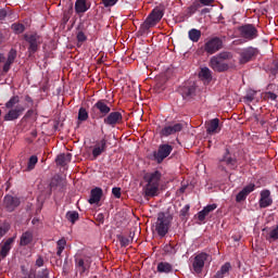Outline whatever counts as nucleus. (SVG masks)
<instances>
[{
  "instance_id": "1",
  "label": "nucleus",
  "mask_w": 278,
  "mask_h": 278,
  "mask_svg": "<svg viewBox=\"0 0 278 278\" xmlns=\"http://www.w3.org/2000/svg\"><path fill=\"white\" fill-rule=\"evenodd\" d=\"M143 180L146 181V186L143 187L144 197H157L162 173L160 170L147 173L143 176Z\"/></svg>"
},
{
  "instance_id": "2",
  "label": "nucleus",
  "mask_w": 278,
  "mask_h": 278,
  "mask_svg": "<svg viewBox=\"0 0 278 278\" xmlns=\"http://www.w3.org/2000/svg\"><path fill=\"white\" fill-rule=\"evenodd\" d=\"M232 58L233 54H231V52H219L218 54L211 58L208 66L215 73H227V71L230 68L229 63H227V60H232Z\"/></svg>"
},
{
  "instance_id": "3",
  "label": "nucleus",
  "mask_w": 278,
  "mask_h": 278,
  "mask_svg": "<svg viewBox=\"0 0 278 278\" xmlns=\"http://www.w3.org/2000/svg\"><path fill=\"white\" fill-rule=\"evenodd\" d=\"M173 223V215L161 212L157 214V218L154 225V229L160 236V238H164L166 233H168V229H170V225Z\"/></svg>"
},
{
  "instance_id": "4",
  "label": "nucleus",
  "mask_w": 278,
  "mask_h": 278,
  "mask_svg": "<svg viewBox=\"0 0 278 278\" xmlns=\"http://www.w3.org/2000/svg\"><path fill=\"white\" fill-rule=\"evenodd\" d=\"M164 17V10L161 8H155L152 10L147 20L140 25L139 31L140 34H147L151 27H155L157 23L162 21Z\"/></svg>"
},
{
  "instance_id": "5",
  "label": "nucleus",
  "mask_w": 278,
  "mask_h": 278,
  "mask_svg": "<svg viewBox=\"0 0 278 278\" xmlns=\"http://www.w3.org/2000/svg\"><path fill=\"white\" fill-rule=\"evenodd\" d=\"M112 112V106L108 100H98L90 110L91 118H105Z\"/></svg>"
},
{
  "instance_id": "6",
  "label": "nucleus",
  "mask_w": 278,
  "mask_h": 278,
  "mask_svg": "<svg viewBox=\"0 0 278 278\" xmlns=\"http://www.w3.org/2000/svg\"><path fill=\"white\" fill-rule=\"evenodd\" d=\"M223 49V39L219 37H212L207 39L204 43V51L208 55H214V53H218Z\"/></svg>"
},
{
  "instance_id": "7",
  "label": "nucleus",
  "mask_w": 278,
  "mask_h": 278,
  "mask_svg": "<svg viewBox=\"0 0 278 278\" xmlns=\"http://www.w3.org/2000/svg\"><path fill=\"white\" fill-rule=\"evenodd\" d=\"M207 260H210V254L205 252L199 253L194 256L192 268L197 275H201L203 273V268H205V262H207Z\"/></svg>"
},
{
  "instance_id": "8",
  "label": "nucleus",
  "mask_w": 278,
  "mask_h": 278,
  "mask_svg": "<svg viewBox=\"0 0 278 278\" xmlns=\"http://www.w3.org/2000/svg\"><path fill=\"white\" fill-rule=\"evenodd\" d=\"M173 153V146L170 144H161L157 151L153 152V157L157 164H162L168 155Z\"/></svg>"
},
{
  "instance_id": "9",
  "label": "nucleus",
  "mask_w": 278,
  "mask_h": 278,
  "mask_svg": "<svg viewBox=\"0 0 278 278\" xmlns=\"http://www.w3.org/2000/svg\"><path fill=\"white\" fill-rule=\"evenodd\" d=\"M103 123L110 127H116V125L123 123V113L118 111L111 112L104 117Z\"/></svg>"
},
{
  "instance_id": "10",
  "label": "nucleus",
  "mask_w": 278,
  "mask_h": 278,
  "mask_svg": "<svg viewBox=\"0 0 278 278\" xmlns=\"http://www.w3.org/2000/svg\"><path fill=\"white\" fill-rule=\"evenodd\" d=\"M242 38L245 40H255L257 38V28L251 24H247L239 28Z\"/></svg>"
},
{
  "instance_id": "11",
  "label": "nucleus",
  "mask_w": 278,
  "mask_h": 278,
  "mask_svg": "<svg viewBox=\"0 0 278 278\" xmlns=\"http://www.w3.org/2000/svg\"><path fill=\"white\" fill-rule=\"evenodd\" d=\"M257 55V49L249 47L240 52L239 64H247Z\"/></svg>"
},
{
  "instance_id": "12",
  "label": "nucleus",
  "mask_w": 278,
  "mask_h": 278,
  "mask_svg": "<svg viewBox=\"0 0 278 278\" xmlns=\"http://www.w3.org/2000/svg\"><path fill=\"white\" fill-rule=\"evenodd\" d=\"M24 40L29 45V53H36L38 51V47H40V36L38 34L24 35Z\"/></svg>"
},
{
  "instance_id": "13",
  "label": "nucleus",
  "mask_w": 278,
  "mask_h": 278,
  "mask_svg": "<svg viewBox=\"0 0 278 278\" xmlns=\"http://www.w3.org/2000/svg\"><path fill=\"white\" fill-rule=\"evenodd\" d=\"M23 112H25V108L23 105H16L15 108L9 109V112L4 115V121H17L21 118Z\"/></svg>"
},
{
  "instance_id": "14",
  "label": "nucleus",
  "mask_w": 278,
  "mask_h": 278,
  "mask_svg": "<svg viewBox=\"0 0 278 278\" xmlns=\"http://www.w3.org/2000/svg\"><path fill=\"white\" fill-rule=\"evenodd\" d=\"M4 208L7 212H14L18 205H21V199L13 195H5L4 200Z\"/></svg>"
},
{
  "instance_id": "15",
  "label": "nucleus",
  "mask_w": 278,
  "mask_h": 278,
  "mask_svg": "<svg viewBox=\"0 0 278 278\" xmlns=\"http://www.w3.org/2000/svg\"><path fill=\"white\" fill-rule=\"evenodd\" d=\"M184 129V124L181 123H176L169 126H165L161 130V136L168 138V136H174V134H179Z\"/></svg>"
},
{
  "instance_id": "16",
  "label": "nucleus",
  "mask_w": 278,
  "mask_h": 278,
  "mask_svg": "<svg viewBox=\"0 0 278 278\" xmlns=\"http://www.w3.org/2000/svg\"><path fill=\"white\" fill-rule=\"evenodd\" d=\"M236 164H238V161H236V159L229 156V150H227L224 157L219 161V170L227 172L225 166H228V168H235Z\"/></svg>"
},
{
  "instance_id": "17",
  "label": "nucleus",
  "mask_w": 278,
  "mask_h": 278,
  "mask_svg": "<svg viewBox=\"0 0 278 278\" xmlns=\"http://www.w3.org/2000/svg\"><path fill=\"white\" fill-rule=\"evenodd\" d=\"M206 134L208 136H215V134H220V119L213 118L206 123Z\"/></svg>"
},
{
  "instance_id": "18",
  "label": "nucleus",
  "mask_w": 278,
  "mask_h": 278,
  "mask_svg": "<svg viewBox=\"0 0 278 278\" xmlns=\"http://www.w3.org/2000/svg\"><path fill=\"white\" fill-rule=\"evenodd\" d=\"M258 205L262 208L270 207L273 205V198H270V190L261 191V199Z\"/></svg>"
},
{
  "instance_id": "19",
  "label": "nucleus",
  "mask_w": 278,
  "mask_h": 278,
  "mask_svg": "<svg viewBox=\"0 0 278 278\" xmlns=\"http://www.w3.org/2000/svg\"><path fill=\"white\" fill-rule=\"evenodd\" d=\"M13 243H14V238H9L4 243L0 245L1 260H5V257H8V253H10Z\"/></svg>"
},
{
  "instance_id": "20",
  "label": "nucleus",
  "mask_w": 278,
  "mask_h": 278,
  "mask_svg": "<svg viewBox=\"0 0 278 278\" xmlns=\"http://www.w3.org/2000/svg\"><path fill=\"white\" fill-rule=\"evenodd\" d=\"M108 149V140L103 138L100 142H98L93 150H92V155L93 157H99L102 153H105V150Z\"/></svg>"
},
{
  "instance_id": "21",
  "label": "nucleus",
  "mask_w": 278,
  "mask_h": 278,
  "mask_svg": "<svg viewBox=\"0 0 278 278\" xmlns=\"http://www.w3.org/2000/svg\"><path fill=\"white\" fill-rule=\"evenodd\" d=\"M101 197H103V189L96 187L90 192L89 203L90 205H94V203H99L101 201Z\"/></svg>"
},
{
  "instance_id": "22",
  "label": "nucleus",
  "mask_w": 278,
  "mask_h": 278,
  "mask_svg": "<svg viewBox=\"0 0 278 278\" xmlns=\"http://www.w3.org/2000/svg\"><path fill=\"white\" fill-rule=\"evenodd\" d=\"M230 270H231V263L226 262L224 265H222V267L219 268V270H217V273L213 276V278L228 277Z\"/></svg>"
},
{
  "instance_id": "23",
  "label": "nucleus",
  "mask_w": 278,
  "mask_h": 278,
  "mask_svg": "<svg viewBox=\"0 0 278 278\" xmlns=\"http://www.w3.org/2000/svg\"><path fill=\"white\" fill-rule=\"evenodd\" d=\"M263 231H266L265 240L268 242H276L278 240V225L273 229H263Z\"/></svg>"
},
{
  "instance_id": "24",
  "label": "nucleus",
  "mask_w": 278,
  "mask_h": 278,
  "mask_svg": "<svg viewBox=\"0 0 278 278\" xmlns=\"http://www.w3.org/2000/svg\"><path fill=\"white\" fill-rule=\"evenodd\" d=\"M72 157H73V154H71V153L59 154L56 156L55 163L59 166H66L68 164V162H71Z\"/></svg>"
},
{
  "instance_id": "25",
  "label": "nucleus",
  "mask_w": 278,
  "mask_h": 278,
  "mask_svg": "<svg viewBox=\"0 0 278 278\" xmlns=\"http://www.w3.org/2000/svg\"><path fill=\"white\" fill-rule=\"evenodd\" d=\"M180 92L184 99H188L190 97H194V92H197V87H194V85L184 86L181 87Z\"/></svg>"
},
{
  "instance_id": "26",
  "label": "nucleus",
  "mask_w": 278,
  "mask_h": 278,
  "mask_svg": "<svg viewBox=\"0 0 278 278\" xmlns=\"http://www.w3.org/2000/svg\"><path fill=\"white\" fill-rule=\"evenodd\" d=\"M157 273H173V265H170V263H166V262H161L157 264L156 267Z\"/></svg>"
},
{
  "instance_id": "27",
  "label": "nucleus",
  "mask_w": 278,
  "mask_h": 278,
  "mask_svg": "<svg viewBox=\"0 0 278 278\" xmlns=\"http://www.w3.org/2000/svg\"><path fill=\"white\" fill-rule=\"evenodd\" d=\"M75 10L77 14H84V12H88V5L86 4V0H76Z\"/></svg>"
},
{
  "instance_id": "28",
  "label": "nucleus",
  "mask_w": 278,
  "mask_h": 278,
  "mask_svg": "<svg viewBox=\"0 0 278 278\" xmlns=\"http://www.w3.org/2000/svg\"><path fill=\"white\" fill-rule=\"evenodd\" d=\"M34 240V235L30 231H26L22 235L20 244L21 247H27Z\"/></svg>"
},
{
  "instance_id": "29",
  "label": "nucleus",
  "mask_w": 278,
  "mask_h": 278,
  "mask_svg": "<svg viewBox=\"0 0 278 278\" xmlns=\"http://www.w3.org/2000/svg\"><path fill=\"white\" fill-rule=\"evenodd\" d=\"M188 36L191 42H199L201 40V30L192 28L189 30Z\"/></svg>"
},
{
  "instance_id": "30",
  "label": "nucleus",
  "mask_w": 278,
  "mask_h": 278,
  "mask_svg": "<svg viewBox=\"0 0 278 278\" xmlns=\"http://www.w3.org/2000/svg\"><path fill=\"white\" fill-rule=\"evenodd\" d=\"M199 76L205 81H212V71L208 67L201 68Z\"/></svg>"
},
{
  "instance_id": "31",
  "label": "nucleus",
  "mask_w": 278,
  "mask_h": 278,
  "mask_svg": "<svg viewBox=\"0 0 278 278\" xmlns=\"http://www.w3.org/2000/svg\"><path fill=\"white\" fill-rule=\"evenodd\" d=\"M66 219L70 220V223H72V225H75V223H77V220H79V213L76 211H68L66 213Z\"/></svg>"
},
{
  "instance_id": "32",
  "label": "nucleus",
  "mask_w": 278,
  "mask_h": 278,
  "mask_svg": "<svg viewBox=\"0 0 278 278\" xmlns=\"http://www.w3.org/2000/svg\"><path fill=\"white\" fill-rule=\"evenodd\" d=\"M21 103V98L18 96H13L10 98V100L5 103V108L7 110H12V108L14 109V106Z\"/></svg>"
},
{
  "instance_id": "33",
  "label": "nucleus",
  "mask_w": 278,
  "mask_h": 278,
  "mask_svg": "<svg viewBox=\"0 0 278 278\" xmlns=\"http://www.w3.org/2000/svg\"><path fill=\"white\" fill-rule=\"evenodd\" d=\"M201 9V2L194 1L190 7L187 9L188 16H192V14H195V12Z\"/></svg>"
},
{
  "instance_id": "34",
  "label": "nucleus",
  "mask_w": 278,
  "mask_h": 278,
  "mask_svg": "<svg viewBox=\"0 0 278 278\" xmlns=\"http://www.w3.org/2000/svg\"><path fill=\"white\" fill-rule=\"evenodd\" d=\"M76 268L77 270H79V273H85L86 270H88V265H86V262H84V258H76Z\"/></svg>"
},
{
  "instance_id": "35",
  "label": "nucleus",
  "mask_w": 278,
  "mask_h": 278,
  "mask_svg": "<svg viewBox=\"0 0 278 278\" xmlns=\"http://www.w3.org/2000/svg\"><path fill=\"white\" fill-rule=\"evenodd\" d=\"M56 247H58V251H56V255L60 257L64 251V249H66V239L62 238L56 242Z\"/></svg>"
},
{
  "instance_id": "36",
  "label": "nucleus",
  "mask_w": 278,
  "mask_h": 278,
  "mask_svg": "<svg viewBox=\"0 0 278 278\" xmlns=\"http://www.w3.org/2000/svg\"><path fill=\"white\" fill-rule=\"evenodd\" d=\"M36 164H38V156H36V155L30 156L28 160L26 170L27 172L34 170V168H36Z\"/></svg>"
},
{
  "instance_id": "37",
  "label": "nucleus",
  "mask_w": 278,
  "mask_h": 278,
  "mask_svg": "<svg viewBox=\"0 0 278 278\" xmlns=\"http://www.w3.org/2000/svg\"><path fill=\"white\" fill-rule=\"evenodd\" d=\"M78 121H80L81 123L88 121V111L85 108L79 109Z\"/></svg>"
},
{
  "instance_id": "38",
  "label": "nucleus",
  "mask_w": 278,
  "mask_h": 278,
  "mask_svg": "<svg viewBox=\"0 0 278 278\" xmlns=\"http://www.w3.org/2000/svg\"><path fill=\"white\" fill-rule=\"evenodd\" d=\"M34 278H49V269L35 270Z\"/></svg>"
},
{
  "instance_id": "39",
  "label": "nucleus",
  "mask_w": 278,
  "mask_h": 278,
  "mask_svg": "<svg viewBox=\"0 0 278 278\" xmlns=\"http://www.w3.org/2000/svg\"><path fill=\"white\" fill-rule=\"evenodd\" d=\"M11 29H13L15 34H23V31H25V25L14 23L12 24Z\"/></svg>"
},
{
  "instance_id": "40",
  "label": "nucleus",
  "mask_w": 278,
  "mask_h": 278,
  "mask_svg": "<svg viewBox=\"0 0 278 278\" xmlns=\"http://www.w3.org/2000/svg\"><path fill=\"white\" fill-rule=\"evenodd\" d=\"M118 240H119L121 247H129V243L131 242V239L124 236H119Z\"/></svg>"
},
{
  "instance_id": "41",
  "label": "nucleus",
  "mask_w": 278,
  "mask_h": 278,
  "mask_svg": "<svg viewBox=\"0 0 278 278\" xmlns=\"http://www.w3.org/2000/svg\"><path fill=\"white\" fill-rule=\"evenodd\" d=\"M164 251L165 253H167V255H175L177 253V250H175V247H173L172 244L165 245Z\"/></svg>"
},
{
  "instance_id": "42",
  "label": "nucleus",
  "mask_w": 278,
  "mask_h": 278,
  "mask_svg": "<svg viewBox=\"0 0 278 278\" xmlns=\"http://www.w3.org/2000/svg\"><path fill=\"white\" fill-rule=\"evenodd\" d=\"M16 60V50L11 49L9 54H8V62H11L12 64H14V61Z\"/></svg>"
},
{
  "instance_id": "43",
  "label": "nucleus",
  "mask_w": 278,
  "mask_h": 278,
  "mask_svg": "<svg viewBox=\"0 0 278 278\" xmlns=\"http://www.w3.org/2000/svg\"><path fill=\"white\" fill-rule=\"evenodd\" d=\"M253 190H255V184H250L248 186H245L242 191L249 197V194H251V192H253Z\"/></svg>"
},
{
  "instance_id": "44",
  "label": "nucleus",
  "mask_w": 278,
  "mask_h": 278,
  "mask_svg": "<svg viewBox=\"0 0 278 278\" xmlns=\"http://www.w3.org/2000/svg\"><path fill=\"white\" fill-rule=\"evenodd\" d=\"M255 94L256 92L255 91H250L243 99L247 103H251L254 101L255 99Z\"/></svg>"
},
{
  "instance_id": "45",
  "label": "nucleus",
  "mask_w": 278,
  "mask_h": 278,
  "mask_svg": "<svg viewBox=\"0 0 278 278\" xmlns=\"http://www.w3.org/2000/svg\"><path fill=\"white\" fill-rule=\"evenodd\" d=\"M206 216H208V213L205 211V208H203L202 211H200L198 213V219L200 220V223H203V220H205Z\"/></svg>"
},
{
  "instance_id": "46",
  "label": "nucleus",
  "mask_w": 278,
  "mask_h": 278,
  "mask_svg": "<svg viewBox=\"0 0 278 278\" xmlns=\"http://www.w3.org/2000/svg\"><path fill=\"white\" fill-rule=\"evenodd\" d=\"M104 8H112L118 3V0H102Z\"/></svg>"
},
{
  "instance_id": "47",
  "label": "nucleus",
  "mask_w": 278,
  "mask_h": 278,
  "mask_svg": "<svg viewBox=\"0 0 278 278\" xmlns=\"http://www.w3.org/2000/svg\"><path fill=\"white\" fill-rule=\"evenodd\" d=\"M76 38H77V41L80 43L86 42V40H88V37H86V34H84V31H81V30L78 31Z\"/></svg>"
},
{
  "instance_id": "48",
  "label": "nucleus",
  "mask_w": 278,
  "mask_h": 278,
  "mask_svg": "<svg viewBox=\"0 0 278 278\" xmlns=\"http://www.w3.org/2000/svg\"><path fill=\"white\" fill-rule=\"evenodd\" d=\"M247 194H245V192L243 191V190H241L238 194H237V197H236V201H237V203H240V202H242V201H244V199H247Z\"/></svg>"
},
{
  "instance_id": "49",
  "label": "nucleus",
  "mask_w": 278,
  "mask_h": 278,
  "mask_svg": "<svg viewBox=\"0 0 278 278\" xmlns=\"http://www.w3.org/2000/svg\"><path fill=\"white\" fill-rule=\"evenodd\" d=\"M216 207H218V205L216 204H208L204 207V210L206 211V214H211V212H214V210H216Z\"/></svg>"
},
{
  "instance_id": "50",
  "label": "nucleus",
  "mask_w": 278,
  "mask_h": 278,
  "mask_svg": "<svg viewBox=\"0 0 278 278\" xmlns=\"http://www.w3.org/2000/svg\"><path fill=\"white\" fill-rule=\"evenodd\" d=\"M112 194L115 197V199H121V188L115 187L112 189Z\"/></svg>"
},
{
  "instance_id": "51",
  "label": "nucleus",
  "mask_w": 278,
  "mask_h": 278,
  "mask_svg": "<svg viewBox=\"0 0 278 278\" xmlns=\"http://www.w3.org/2000/svg\"><path fill=\"white\" fill-rule=\"evenodd\" d=\"M265 98L270 99V101H275L277 99V93L268 91V92L265 93Z\"/></svg>"
},
{
  "instance_id": "52",
  "label": "nucleus",
  "mask_w": 278,
  "mask_h": 278,
  "mask_svg": "<svg viewBox=\"0 0 278 278\" xmlns=\"http://www.w3.org/2000/svg\"><path fill=\"white\" fill-rule=\"evenodd\" d=\"M188 212H190V205H189V204L185 205V206L180 210V215L187 216V215H188Z\"/></svg>"
},
{
  "instance_id": "53",
  "label": "nucleus",
  "mask_w": 278,
  "mask_h": 278,
  "mask_svg": "<svg viewBox=\"0 0 278 278\" xmlns=\"http://www.w3.org/2000/svg\"><path fill=\"white\" fill-rule=\"evenodd\" d=\"M12 66V62L7 61L3 65V73H8Z\"/></svg>"
},
{
  "instance_id": "54",
  "label": "nucleus",
  "mask_w": 278,
  "mask_h": 278,
  "mask_svg": "<svg viewBox=\"0 0 278 278\" xmlns=\"http://www.w3.org/2000/svg\"><path fill=\"white\" fill-rule=\"evenodd\" d=\"M8 233V227L0 226V238H3Z\"/></svg>"
},
{
  "instance_id": "55",
  "label": "nucleus",
  "mask_w": 278,
  "mask_h": 278,
  "mask_svg": "<svg viewBox=\"0 0 278 278\" xmlns=\"http://www.w3.org/2000/svg\"><path fill=\"white\" fill-rule=\"evenodd\" d=\"M5 16H8V11L5 9L0 10V21L5 20Z\"/></svg>"
},
{
  "instance_id": "56",
  "label": "nucleus",
  "mask_w": 278,
  "mask_h": 278,
  "mask_svg": "<svg viewBox=\"0 0 278 278\" xmlns=\"http://www.w3.org/2000/svg\"><path fill=\"white\" fill-rule=\"evenodd\" d=\"M43 265H45V260H42V257L37 258L36 266L40 268V266H43Z\"/></svg>"
},
{
  "instance_id": "57",
  "label": "nucleus",
  "mask_w": 278,
  "mask_h": 278,
  "mask_svg": "<svg viewBox=\"0 0 278 278\" xmlns=\"http://www.w3.org/2000/svg\"><path fill=\"white\" fill-rule=\"evenodd\" d=\"M200 3H202V5H210L211 3H214V0H200Z\"/></svg>"
},
{
  "instance_id": "58",
  "label": "nucleus",
  "mask_w": 278,
  "mask_h": 278,
  "mask_svg": "<svg viewBox=\"0 0 278 278\" xmlns=\"http://www.w3.org/2000/svg\"><path fill=\"white\" fill-rule=\"evenodd\" d=\"M105 219V217L103 216V214H98L97 215V220L98 223H102L103 224V220Z\"/></svg>"
},
{
  "instance_id": "59",
  "label": "nucleus",
  "mask_w": 278,
  "mask_h": 278,
  "mask_svg": "<svg viewBox=\"0 0 278 278\" xmlns=\"http://www.w3.org/2000/svg\"><path fill=\"white\" fill-rule=\"evenodd\" d=\"M25 101L26 103H34V99H31L29 96H25Z\"/></svg>"
},
{
  "instance_id": "60",
  "label": "nucleus",
  "mask_w": 278,
  "mask_h": 278,
  "mask_svg": "<svg viewBox=\"0 0 278 278\" xmlns=\"http://www.w3.org/2000/svg\"><path fill=\"white\" fill-rule=\"evenodd\" d=\"M3 60H5V56H3V54H0V64L1 62H3Z\"/></svg>"
},
{
  "instance_id": "61",
  "label": "nucleus",
  "mask_w": 278,
  "mask_h": 278,
  "mask_svg": "<svg viewBox=\"0 0 278 278\" xmlns=\"http://www.w3.org/2000/svg\"><path fill=\"white\" fill-rule=\"evenodd\" d=\"M134 236H135V232L130 231V235H129L130 241L134 240Z\"/></svg>"
},
{
  "instance_id": "62",
  "label": "nucleus",
  "mask_w": 278,
  "mask_h": 278,
  "mask_svg": "<svg viewBox=\"0 0 278 278\" xmlns=\"http://www.w3.org/2000/svg\"><path fill=\"white\" fill-rule=\"evenodd\" d=\"M31 136H33L34 138H36V136H38V132H36V130H34V131L31 132Z\"/></svg>"
},
{
  "instance_id": "63",
  "label": "nucleus",
  "mask_w": 278,
  "mask_h": 278,
  "mask_svg": "<svg viewBox=\"0 0 278 278\" xmlns=\"http://www.w3.org/2000/svg\"><path fill=\"white\" fill-rule=\"evenodd\" d=\"M27 114H34V111H33V110H30V111H28V112H27Z\"/></svg>"
},
{
  "instance_id": "64",
  "label": "nucleus",
  "mask_w": 278,
  "mask_h": 278,
  "mask_svg": "<svg viewBox=\"0 0 278 278\" xmlns=\"http://www.w3.org/2000/svg\"><path fill=\"white\" fill-rule=\"evenodd\" d=\"M1 114H2V112H1V110H0V116H1Z\"/></svg>"
}]
</instances>
